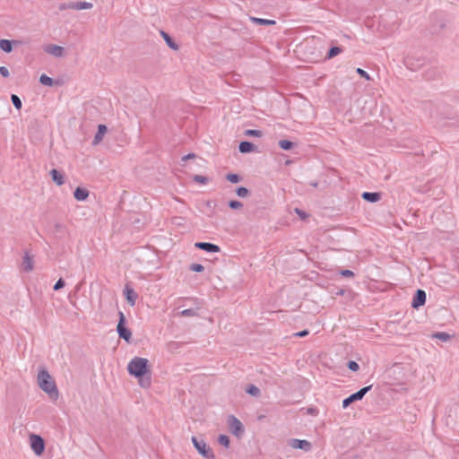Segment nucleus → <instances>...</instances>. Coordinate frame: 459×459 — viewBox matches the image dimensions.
Segmentation results:
<instances>
[{"instance_id": "obj_26", "label": "nucleus", "mask_w": 459, "mask_h": 459, "mask_svg": "<svg viewBox=\"0 0 459 459\" xmlns=\"http://www.w3.org/2000/svg\"><path fill=\"white\" fill-rule=\"evenodd\" d=\"M340 53H342V48H339V47H333L332 48H330L327 56H326V58L327 59H331L333 57H334L335 56L339 55Z\"/></svg>"}, {"instance_id": "obj_27", "label": "nucleus", "mask_w": 459, "mask_h": 459, "mask_svg": "<svg viewBox=\"0 0 459 459\" xmlns=\"http://www.w3.org/2000/svg\"><path fill=\"white\" fill-rule=\"evenodd\" d=\"M245 135L247 136H254V137H262L263 132L260 130H255V129H247L245 131Z\"/></svg>"}, {"instance_id": "obj_13", "label": "nucleus", "mask_w": 459, "mask_h": 459, "mask_svg": "<svg viewBox=\"0 0 459 459\" xmlns=\"http://www.w3.org/2000/svg\"><path fill=\"white\" fill-rule=\"evenodd\" d=\"M49 173L51 175V178H52L53 181L57 186L64 185V183H65V176H64V174L62 172L58 171L56 169H53L50 170Z\"/></svg>"}, {"instance_id": "obj_38", "label": "nucleus", "mask_w": 459, "mask_h": 459, "mask_svg": "<svg viewBox=\"0 0 459 459\" xmlns=\"http://www.w3.org/2000/svg\"><path fill=\"white\" fill-rule=\"evenodd\" d=\"M348 368L351 369V371H357L359 370V366L356 361L350 360L348 362Z\"/></svg>"}, {"instance_id": "obj_6", "label": "nucleus", "mask_w": 459, "mask_h": 459, "mask_svg": "<svg viewBox=\"0 0 459 459\" xmlns=\"http://www.w3.org/2000/svg\"><path fill=\"white\" fill-rule=\"evenodd\" d=\"M228 425L230 432L237 436L240 437L244 433L243 425L239 420H238L235 416L230 415L228 418Z\"/></svg>"}, {"instance_id": "obj_33", "label": "nucleus", "mask_w": 459, "mask_h": 459, "mask_svg": "<svg viewBox=\"0 0 459 459\" xmlns=\"http://www.w3.org/2000/svg\"><path fill=\"white\" fill-rule=\"evenodd\" d=\"M226 178H227V180H229L231 183H238L240 181V177L237 174H232V173L228 174L226 176Z\"/></svg>"}, {"instance_id": "obj_20", "label": "nucleus", "mask_w": 459, "mask_h": 459, "mask_svg": "<svg viewBox=\"0 0 459 459\" xmlns=\"http://www.w3.org/2000/svg\"><path fill=\"white\" fill-rule=\"evenodd\" d=\"M160 34H161L162 38L164 39L165 42L167 43V45L170 48H172L174 50H178V44L175 43V41L171 39V37L167 32L161 30Z\"/></svg>"}, {"instance_id": "obj_1", "label": "nucleus", "mask_w": 459, "mask_h": 459, "mask_svg": "<svg viewBox=\"0 0 459 459\" xmlns=\"http://www.w3.org/2000/svg\"><path fill=\"white\" fill-rule=\"evenodd\" d=\"M127 370L130 375L139 378V385L143 388H149L152 384L150 376H146L148 372V359L141 357H134L128 365Z\"/></svg>"}, {"instance_id": "obj_39", "label": "nucleus", "mask_w": 459, "mask_h": 459, "mask_svg": "<svg viewBox=\"0 0 459 459\" xmlns=\"http://www.w3.org/2000/svg\"><path fill=\"white\" fill-rule=\"evenodd\" d=\"M65 286V281L63 279H59L56 284L54 285V290H59L60 289H62L63 287Z\"/></svg>"}, {"instance_id": "obj_11", "label": "nucleus", "mask_w": 459, "mask_h": 459, "mask_svg": "<svg viewBox=\"0 0 459 459\" xmlns=\"http://www.w3.org/2000/svg\"><path fill=\"white\" fill-rule=\"evenodd\" d=\"M195 246L209 253H217L220 251L219 246L208 242H196Z\"/></svg>"}, {"instance_id": "obj_2", "label": "nucleus", "mask_w": 459, "mask_h": 459, "mask_svg": "<svg viewBox=\"0 0 459 459\" xmlns=\"http://www.w3.org/2000/svg\"><path fill=\"white\" fill-rule=\"evenodd\" d=\"M38 385L41 390L47 393L53 400H56L59 396L57 387L49 373L42 368L38 373Z\"/></svg>"}, {"instance_id": "obj_7", "label": "nucleus", "mask_w": 459, "mask_h": 459, "mask_svg": "<svg viewBox=\"0 0 459 459\" xmlns=\"http://www.w3.org/2000/svg\"><path fill=\"white\" fill-rule=\"evenodd\" d=\"M371 388L372 385H368L352 394L351 395H350L349 397L342 401V407L347 408L351 403L361 400Z\"/></svg>"}, {"instance_id": "obj_29", "label": "nucleus", "mask_w": 459, "mask_h": 459, "mask_svg": "<svg viewBox=\"0 0 459 459\" xmlns=\"http://www.w3.org/2000/svg\"><path fill=\"white\" fill-rule=\"evenodd\" d=\"M180 316H196L197 312L193 308L184 309L179 313Z\"/></svg>"}, {"instance_id": "obj_37", "label": "nucleus", "mask_w": 459, "mask_h": 459, "mask_svg": "<svg viewBox=\"0 0 459 459\" xmlns=\"http://www.w3.org/2000/svg\"><path fill=\"white\" fill-rule=\"evenodd\" d=\"M194 180L200 184H206L208 181V178L206 177L201 176V175H195L194 177Z\"/></svg>"}, {"instance_id": "obj_3", "label": "nucleus", "mask_w": 459, "mask_h": 459, "mask_svg": "<svg viewBox=\"0 0 459 459\" xmlns=\"http://www.w3.org/2000/svg\"><path fill=\"white\" fill-rule=\"evenodd\" d=\"M192 443L198 453L207 459H214V454L210 446H208L205 441L196 437H192Z\"/></svg>"}, {"instance_id": "obj_40", "label": "nucleus", "mask_w": 459, "mask_h": 459, "mask_svg": "<svg viewBox=\"0 0 459 459\" xmlns=\"http://www.w3.org/2000/svg\"><path fill=\"white\" fill-rule=\"evenodd\" d=\"M340 274L343 277H353L354 276V273L351 270H342L340 272Z\"/></svg>"}, {"instance_id": "obj_43", "label": "nucleus", "mask_w": 459, "mask_h": 459, "mask_svg": "<svg viewBox=\"0 0 459 459\" xmlns=\"http://www.w3.org/2000/svg\"><path fill=\"white\" fill-rule=\"evenodd\" d=\"M307 334H308V331L307 330H303V331H300V332L295 333V335L299 336V337H304V336H306Z\"/></svg>"}, {"instance_id": "obj_10", "label": "nucleus", "mask_w": 459, "mask_h": 459, "mask_svg": "<svg viewBox=\"0 0 459 459\" xmlns=\"http://www.w3.org/2000/svg\"><path fill=\"white\" fill-rule=\"evenodd\" d=\"M45 52L55 57H61L64 56V48L57 45H48L44 48Z\"/></svg>"}, {"instance_id": "obj_16", "label": "nucleus", "mask_w": 459, "mask_h": 459, "mask_svg": "<svg viewBox=\"0 0 459 459\" xmlns=\"http://www.w3.org/2000/svg\"><path fill=\"white\" fill-rule=\"evenodd\" d=\"M74 196L77 201H85L89 196V191L85 188L77 187L74 192Z\"/></svg>"}, {"instance_id": "obj_17", "label": "nucleus", "mask_w": 459, "mask_h": 459, "mask_svg": "<svg viewBox=\"0 0 459 459\" xmlns=\"http://www.w3.org/2000/svg\"><path fill=\"white\" fill-rule=\"evenodd\" d=\"M13 44L18 45L19 41H16V40L11 41L8 39H1L0 40V48L6 53H10L13 49Z\"/></svg>"}, {"instance_id": "obj_23", "label": "nucleus", "mask_w": 459, "mask_h": 459, "mask_svg": "<svg viewBox=\"0 0 459 459\" xmlns=\"http://www.w3.org/2000/svg\"><path fill=\"white\" fill-rule=\"evenodd\" d=\"M432 338L438 339L442 342H448L451 340V335L445 332H437L432 334Z\"/></svg>"}, {"instance_id": "obj_42", "label": "nucleus", "mask_w": 459, "mask_h": 459, "mask_svg": "<svg viewBox=\"0 0 459 459\" xmlns=\"http://www.w3.org/2000/svg\"><path fill=\"white\" fill-rule=\"evenodd\" d=\"M294 212H296V213H297V214H298L301 219H305V218H307V213H306L304 211H302V210H300V209H299V208H295Z\"/></svg>"}, {"instance_id": "obj_41", "label": "nucleus", "mask_w": 459, "mask_h": 459, "mask_svg": "<svg viewBox=\"0 0 459 459\" xmlns=\"http://www.w3.org/2000/svg\"><path fill=\"white\" fill-rule=\"evenodd\" d=\"M0 74L3 77H8L10 75L9 70L5 66H0Z\"/></svg>"}, {"instance_id": "obj_28", "label": "nucleus", "mask_w": 459, "mask_h": 459, "mask_svg": "<svg viewBox=\"0 0 459 459\" xmlns=\"http://www.w3.org/2000/svg\"><path fill=\"white\" fill-rule=\"evenodd\" d=\"M279 146L282 150H290L293 147V143L289 140H281L279 141Z\"/></svg>"}, {"instance_id": "obj_31", "label": "nucleus", "mask_w": 459, "mask_h": 459, "mask_svg": "<svg viewBox=\"0 0 459 459\" xmlns=\"http://www.w3.org/2000/svg\"><path fill=\"white\" fill-rule=\"evenodd\" d=\"M236 194L239 196V197H247L249 194V191L247 188L244 187V186H239L237 188L236 190Z\"/></svg>"}, {"instance_id": "obj_35", "label": "nucleus", "mask_w": 459, "mask_h": 459, "mask_svg": "<svg viewBox=\"0 0 459 459\" xmlns=\"http://www.w3.org/2000/svg\"><path fill=\"white\" fill-rule=\"evenodd\" d=\"M190 270L193 272L201 273L204 270V267L200 264H192L190 265Z\"/></svg>"}, {"instance_id": "obj_34", "label": "nucleus", "mask_w": 459, "mask_h": 459, "mask_svg": "<svg viewBox=\"0 0 459 459\" xmlns=\"http://www.w3.org/2000/svg\"><path fill=\"white\" fill-rule=\"evenodd\" d=\"M229 206L231 208V209H240L243 207V204L241 202L239 201H237V200H231L229 202Z\"/></svg>"}, {"instance_id": "obj_18", "label": "nucleus", "mask_w": 459, "mask_h": 459, "mask_svg": "<svg viewBox=\"0 0 459 459\" xmlns=\"http://www.w3.org/2000/svg\"><path fill=\"white\" fill-rule=\"evenodd\" d=\"M361 196L364 200L370 202V203L378 202L381 198V195L379 193H370V192H364Z\"/></svg>"}, {"instance_id": "obj_36", "label": "nucleus", "mask_w": 459, "mask_h": 459, "mask_svg": "<svg viewBox=\"0 0 459 459\" xmlns=\"http://www.w3.org/2000/svg\"><path fill=\"white\" fill-rule=\"evenodd\" d=\"M356 73L368 81L371 80L370 75L361 68H357Z\"/></svg>"}, {"instance_id": "obj_32", "label": "nucleus", "mask_w": 459, "mask_h": 459, "mask_svg": "<svg viewBox=\"0 0 459 459\" xmlns=\"http://www.w3.org/2000/svg\"><path fill=\"white\" fill-rule=\"evenodd\" d=\"M11 100H12V102H13V106L17 109H21L22 108V100H21V99L17 95L13 94L11 96Z\"/></svg>"}, {"instance_id": "obj_22", "label": "nucleus", "mask_w": 459, "mask_h": 459, "mask_svg": "<svg viewBox=\"0 0 459 459\" xmlns=\"http://www.w3.org/2000/svg\"><path fill=\"white\" fill-rule=\"evenodd\" d=\"M249 19L253 23L258 24V25H274L275 24V21H273V20L256 18V17H253V16H251Z\"/></svg>"}, {"instance_id": "obj_5", "label": "nucleus", "mask_w": 459, "mask_h": 459, "mask_svg": "<svg viewBox=\"0 0 459 459\" xmlns=\"http://www.w3.org/2000/svg\"><path fill=\"white\" fill-rule=\"evenodd\" d=\"M30 447L37 455H42L45 449V443L43 438L36 434H31L30 436Z\"/></svg>"}, {"instance_id": "obj_4", "label": "nucleus", "mask_w": 459, "mask_h": 459, "mask_svg": "<svg viewBox=\"0 0 459 459\" xmlns=\"http://www.w3.org/2000/svg\"><path fill=\"white\" fill-rule=\"evenodd\" d=\"M118 315H119V322L117 326V331L120 338H123L125 341L129 342L132 338V333L128 328H126L125 326L126 317H125L124 313L120 311L118 313Z\"/></svg>"}, {"instance_id": "obj_15", "label": "nucleus", "mask_w": 459, "mask_h": 459, "mask_svg": "<svg viewBox=\"0 0 459 459\" xmlns=\"http://www.w3.org/2000/svg\"><path fill=\"white\" fill-rule=\"evenodd\" d=\"M22 267H23V270L26 272H30L34 268L33 258L31 255H29L28 252H26L23 256Z\"/></svg>"}, {"instance_id": "obj_12", "label": "nucleus", "mask_w": 459, "mask_h": 459, "mask_svg": "<svg viewBox=\"0 0 459 459\" xmlns=\"http://www.w3.org/2000/svg\"><path fill=\"white\" fill-rule=\"evenodd\" d=\"M107 130L108 129L105 125H99L98 132L96 133L93 142H92L93 145H97L102 141L105 134L107 133Z\"/></svg>"}, {"instance_id": "obj_46", "label": "nucleus", "mask_w": 459, "mask_h": 459, "mask_svg": "<svg viewBox=\"0 0 459 459\" xmlns=\"http://www.w3.org/2000/svg\"><path fill=\"white\" fill-rule=\"evenodd\" d=\"M314 412H315V409H309V410H308V413H310V414H314Z\"/></svg>"}, {"instance_id": "obj_14", "label": "nucleus", "mask_w": 459, "mask_h": 459, "mask_svg": "<svg viewBox=\"0 0 459 459\" xmlns=\"http://www.w3.org/2000/svg\"><path fill=\"white\" fill-rule=\"evenodd\" d=\"M68 7L73 10H86L91 9L93 4L90 2H71Z\"/></svg>"}, {"instance_id": "obj_9", "label": "nucleus", "mask_w": 459, "mask_h": 459, "mask_svg": "<svg viewBox=\"0 0 459 459\" xmlns=\"http://www.w3.org/2000/svg\"><path fill=\"white\" fill-rule=\"evenodd\" d=\"M426 301V293L422 290H418L416 294L412 299L411 306L414 308H418L419 307L425 304Z\"/></svg>"}, {"instance_id": "obj_25", "label": "nucleus", "mask_w": 459, "mask_h": 459, "mask_svg": "<svg viewBox=\"0 0 459 459\" xmlns=\"http://www.w3.org/2000/svg\"><path fill=\"white\" fill-rule=\"evenodd\" d=\"M39 82L43 85L49 86V87L54 85V80L46 74L40 75Z\"/></svg>"}, {"instance_id": "obj_44", "label": "nucleus", "mask_w": 459, "mask_h": 459, "mask_svg": "<svg viewBox=\"0 0 459 459\" xmlns=\"http://www.w3.org/2000/svg\"><path fill=\"white\" fill-rule=\"evenodd\" d=\"M195 155L194 153H189V154H187V155L183 156V157H182V160H183V161H186V160H189V159H193V158H195Z\"/></svg>"}, {"instance_id": "obj_21", "label": "nucleus", "mask_w": 459, "mask_h": 459, "mask_svg": "<svg viewBox=\"0 0 459 459\" xmlns=\"http://www.w3.org/2000/svg\"><path fill=\"white\" fill-rule=\"evenodd\" d=\"M238 149L240 152L247 153L255 150V145L250 142H241Z\"/></svg>"}, {"instance_id": "obj_8", "label": "nucleus", "mask_w": 459, "mask_h": 459, "mask_svg": "<svg viewBox=\"0 0 459 459\" xmlns=\"http://www.w3.org/2000/svg\"><path fill=\"white\" fill-rule=\"evenodd\" d=\"M289 445L294 449H301L306 452L311 450V444L307 440H301L297 438H292L289 441Z\"/></svg>"}, {"instance_id": "obj_30", "label": "nucleus", "mask_w": 459, "mask_h": 459, "mask_svg": "<svg viewBox=\"0 0 459 459\" xmlns=\"http://www.w3.org/2000/svg\"><path fill=\"white\" fill-rule=\"evenodd\" d=\"M218 442L225 446V447H228L230 446V437L226 435H220L219 437H218Z\"/></svg>"}, {"instance_id": "obj_24", "label": "nucleus", "mask_w": 459, "mask_h": 459, "mask_svg": "<svg viewBox=\"0 0 459 459\" xmlns=\"http://www.w3.org/2000/svg\"><path fill=\"white\" fill-rule=\"evenodd\" d=\"M246 391L247 394H249L250 395L255 396V397H258L261 394L260 389L254 385H249L247 387Z\"/></svg>"}, {"instance_id": "obj_19", "label": "nucleus", "mask_w": 459, "mask_h": 459, "mask_svg": "<svg viewBox=\"0 0 459 459\" xmlns=\"http://www.w3.org/2000/svg\"><path fill=\"white\" fill-rule=\"evenodd\" d=\"M126 299H127L128 303L131 306H134L135 304V300L137 299V294L135 293V291L133 289L126 287Z\"/></svg>"}, {"instance_id": "obj_45", "label": "nucleus", "mask_w": 459, "mask_h": 459, "mask_svg": "<svg viewBox=\"0 0 459 459\" xmlns=\"http://www.w3.org/2000/svg\"><path fill=\"white\" fill-rule=\"evenodd\" d=\"M70 4H71V3H65V4H61L59 5V10L63 11V10H65V9H70V8L68 7V5H70Z\"/></svg>"}]
</instances>
